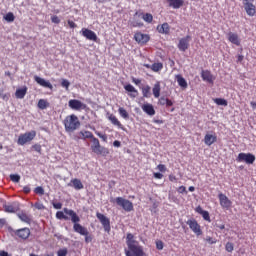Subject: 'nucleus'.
<instances>
[{
	"label": "nucleus",
	"mask_w": 256,
	"mask_h": 256,
	"mask_svg": "<svg viewBox=\"0 0 256 256\" xmlns=\"http://www.w3.org/2000/svg\"><path fill=\"white\" fill-rule=\"evenodd\" d=\"M176 80H177L178 85H179L182 89H187V80H185V78H183V76L177 75V76H176Z\"/></svg>",
	"instance_id": "27"
},
{
	"label": "nucleus",
	"mask_w": 256,
	"mask_h": 256,
	"mask_svg": "<svg viewBox=\"0 0 256 256\" xmlns=\"http://www.w3.org/2000/svg\"><path fill=\"white\" fill-rule=\"evenodd\" d=\"M142 19H144L146 23H153V15L151 13L144 14Z\"/></svg>",
	"instance_id": "39"
},
{
	"label": "nucleus",
	"mask_w": 256,
	"mask_h": 256,
	"mask_svg": "<svg viewBox=\"0 0 256 256\" xmlns=\"http://www.w3.org/2000/svg\"><path fill=\"white\" fill-rule=\"evenodd\" d=\"M4 211L6 213H17V211H19V206H17L16 204H11V205H4Z\"/></svg>",
	"instance_id": "24"
},
{
	"label": "nucleus",
	"mask_w": 256,
	"mask_h": 256,
	"mask_svg": "<svg viewBox=\"0 0 256 256\" xmlns=\"http://www.w3.org/2000/svg\"><path fill=\"white\" fill-rule=\"evenodd\" d=\"M93 133L90 131H80L74 136L75 141H79V139H93Z\"/></svg>",
	"instance_id": "17"
},
{
	"label": "nucleus",
	"mask_w": 256,
	"mask_h": 256,
	"mask_svg": "<svg viewBox=\"0 0 256 256\" xmlns=\"http://www.w3.org/2000/svg\"><path fill=\"white\" fill-rule=\"evenodd\" d=\"M109 120L111 121V123H112L113 125H116L117 127H123V126L121 125V122H119V120L117 119V117H115L114 115H110V116H109Z\"/></svg>",
	"instance_id": "37"
},
{
	"label": "nucleus",
	"mask_w": 256,
	"mask_h": 256,
	"mask_svg": "<svg viewBox=\"0 0 256 256\" xmlns=\"http://www.w3.org/2000/svg\"><path fill=\"white\" fill-rule=\"evenodd\" d=\"M10 179L13 181V183H19V181H21V176L18 174H11Z\"/></svg>",
	"instance_id": "41"
},
{
	"label": "nucleus",
	"mask_w": 256,
	"mask_h": 256,
	"mask_svg": "<svg viewBox=\"0 0 256 256\" xmlns=\"http://www.w3.org/2000/svg\"><path fill=\"white\" fill-rule=\"evenodd\" d=\"M53 207L54 209H61L63 207V204H61V202L53 203Z\"/></svg>",
	"instance_id": "54"
},
{
	"label": "nucleus",
	"mask_w": 256,
	"mask_h": 256,
	"mask_svg": "<svg viewBox=\"0 0 256 256\" xmlns=\"http://www.w3.org/2000/svg\"><path fill=\"white\" fill-rule=\"evenodd\" d=\"M6 223L7 220H5V218H0V227H4Z\"/></svg>",
	"instance_id": "59"
},
{
	"label": "nucleus",
	"mask_w": 256,
	"mask_h": 256,
	"mask_svg": "<svg viewBox=\"0 0 256 256\" xmlns=\"http://www.w3.org/2000/svg\"><path fill=\"white\" fill-rule=\"evenodd\" d=\"M34 207H35L36 209H38L39 211L45 209V206H44L43 204L39 203V202H36V203L34 204Z\"/></svg>",
	"instance_id": "48"
},
{
	"label": "nucleus",
	"mask_w": 256,
	"mask_h": 256,
	"mask_svg": "<svg viewBox=\"0 0 256 256\" xmlns=\"http://www.w3.org/2000/svg\"><path fill=\"white\" fill-rule=\"evenodd\" d=\"M159 105H167V98L161 97L158 101Z\"/></svg>",
	"instance_id": "50"
},
{
	"label": "nucleus",
	"mask_w": 256,
	"mask_h": 256,
	"mask_svg": "<svg viewBox=\"0 0 256 256\" xmlns=\"http://www.w3.org/2000/svg\"><path fill=\"white\" fill-rule=\"evenodd\" d=\"M15 95L17 99H24L25 95H27V87L17 89Z\"/></svg>",
	"instance_id": "26"
},
{
	"label": "nucleus",
	"mask_w": 256,
	"mask_h": 256,
	"mask_svg": "<svg viewBox=\"0 0 256 256\" xmlns=\"http://www.w3.org/2000/svg\"><path fill=\"white\" fill-rule=\"evenodd\" d=\"M4 19L8 23H13L15 21V15L13 14V12H9L4 16Z\"/></svg>",
	"instance_id": "35"
},
{
	"label": "nucleus",
	"mask_w": 256,
	"mask_h": 256,
	"mask_svg": "<svg viewBox=\"0 0 256 256\" xmlns=\"http://www.w3.org/2000/svg\"><path fill=\"white\" fill-rule=\"evenodd\" d=\"M237 161L247 163L248 165H253V163H255V155L251 153H240Z\"/></svg>",
	"instance_id": "9"
},
{
	"label": "nucleus",
	"mask_w": 256,
	"mask_h": 256,
	"mask_svg": "<svg viewBox=\"0 0 256 256\" xmlns=\"http://www.w3.org/2000/svg\"><path fill=\"white\" fill-rule=\"evenodd\" d=\"M191 36L187 35L184 38H181L178 43L179 51L185 52L189 49V43H191Z\"/></svg>",
	"instance_id": "12"
},
{
	"label": "nucleus",
	"mask_w": 256,
	"mask_h": 256,
	"mask_svg": "<svg viewBox=\"0 0 256 256\" xmlns=\"http://www.w3.org/2000/svg\"><path fill=\"white\" fill-rule=\"evenodd\" d=\"M118 111L123 119H129V113L127 112V110H125V108H119Z\"/></svg>",
	"instance_id": "40"
},
{
	"label": "nucleus",
	"mask_w": 256,
	"mask_h": 256,
	"mask_svg": "<svg viewBox=\"0 0 256 256\" xmlns=\"http://www.w3.org/2000/svg\"><path fill=\"white\" fill-rule=\"evenodd\" d=\"M56 217L58 219H64V221H69L70 219L69 216L65 215V209H63V211H58L56 213Z\"/></svg>",
	"instance_id": "33"
},
{
	"label": "nucleus",
	"mask_w": 256,
	"mask_h": 256,
	"mask_svg": "<svg viewBox=\"0 0 256 256\" xmlns=\"http://www.w3.org/2000/svg\"><path fill=\"white\" fill-rule=\"evenodd\" d=\"M114 147H121V142L116 140L113 142Z\"/></svg>",
	"instance_id": "64"
},
{
	"label": "nucleus",
	"mask_w": 256,
	"mask_h": 256,
	"mask_svg": "<svg viewBox=\"0 0 256 256\" xmlns=\"http://www.w3.org/2000/svg\"><path fill=\"white\" fill-rule=\"evenodd\" d=\"M186 224L190 227V229L199 237V235H203V231H201V226L196 222L195 219L188 220Z\"/></svg>",
	"instance_id": "10"
},
{
	"label": "nucleus",
	"mask_w": 256,
	"mask_h": 256,
	"mask_svg": "<svg viewBox=\"0 0 256 256\" xmlns=\"http://www.w3.org/2000/svg\"><path fill=\"white\" fill-rule=\"evenodd\" d=\"M152 91L154 97H156V99L159 98V96L161 95V85L159 83H156Z\"/></svg>",
	"instance_id": "30"
},
{
	"label": "nucleus",
	"mask_w": 256,
	"mask_h": 256,
	"mask_svg": "<svg viewBox=\"0 0 256 256\" xmlns=\"http://www.w3.org/2000/svg\"><path fill=\"white\" fill-rule=\"evenodd\" d=\"M244 9H245L247 15H249V17H253V15H255V13H256L255 5H253V3L246 2L244 4Z\"/></svg>",
	"instance_id": "19"
},
{
	"label": "nucleus",
	"mask_w": 256,
	"mask_h": 256,
	"mask_svg": "<svg viewBox=\"0 0 256 256\" xmlns=\"http://www.w3.org/2000/svg\"><path fill=\"white\" fill-rule=\"evenodd\" d=\"M23 191L24 193H31V188L29 186H24Z\"/></svg>",
	"instance_id": "61"
},
{
	"label": "nucleus",
	"mask_w": 256,
	"mask_h": 256,
	"mask_svg": "<svg viewBox=\"0 0 256 256\" xmlns=\"http://www.w3.org/2000/svg\"><path fill=\"white\" fill-rule=\"evenodd\" d=\"M161 69H163V64H161V63H157V64L152 65V70L153 71H161Z\"/></svg>",
	"instance_id": "44"
},
{
	"label": "nucleus",
	"mask_w": 256,
	"mask_h": 256,
	"mask_svg": "<svg viewBox=\"0 0 256 256\" xmlns=\"http://www.w3.org/2000/svg\"><path fill=\"white\" fill-rule=\"evenodd\" d=\"M85 236V242L86 243H91L93 241V237L91 235H84Z\"/></svg>",
	"instance_id": "52"
},
{
	"label": "nucleus",
	"mask_w": 256,
	"mask_h": 256,
	"mask_svg": "<svg viewBox=\"0 0 256 256\" xmlns=\"http://www.w3.org/2000/svg\"><path fill=\"white\" fill-rule=\"evenodd\" d=\"M201 77L203 81H206L207 83L213 84V81H215V76H213L209 70H202Z\"/></svg>",
	"instance_id": "16"
},
{
	"label": "nucleus",
	"mask_w": 256,
	"mask_h": 256,
	"mask_svg": "<svg viewBox=\"0 0 256 256\" xmlns=\"http://www.w3.org/2000/svg\"><path fill=\"white\" fill-rule=\"evenodd\" d=\"M19 219L23 221V223H31V217H29L26 213H18Z\"/></svg>",
	"instance_id": "31"
},
{
	"label": "nucleus",
	"mask_w": 256,
	"mask_h": 256,
	"mask_svg": "<svg viewBox=\"0 0 256 256\" xmlns=\"http://www.w3.org/2000/svg\"><path fill=\"white\" fill-rule=\"evenodd\" d=\"M142 110L147 115H150V117H153V115H155V108L153 107V104H144L142 106Z\"/></svg>",
	"instance_id": "21"
},
{
	"label": "nucleus",
	"mask_w": 256,
	"mask_h": 256,
	"mask_svg": "<svg viewBox=\"0 0 256 256\" xmlns=\"http://www.w3.org/2000/svg\"><path fill=\"white\" fill-rule=\"evenodd\" d=\"M215 141H217V136L213 134H206L204 137L205 145L211 146L213 143H215Z\"/></svg>",
	"instance_id": "23"
},
{
	"label": "nucleus",
	"mask_w": 256,
	"mask_h": 256,
	"mask_svg": "<svg viewBox=\"0 0 256 256\" xmlns=\"http://www.w3.org/2000/svg\"><path fill=\"white\" fill-rule=\"evenodd\" d=\"M51 21L56 25H59V23H61V19H59L57 16H52Z\"/></svg>",
	"instance_id": "49"
},
{
	"label": "nucleus",
	"mask_w": 256,
	"mask_h": 256,
	"mask_svg": "<svg viewBox=\"0 0 256 256\" xmlns=\"http://www.w3.org/2000/svg\"><path fill=\"white\" fill-rule=\"evenodd\" d=\"M49 107V104H48V102H47V100H45V99H40L39 101H38V109H47Z\"/></svg>",
	"instance_id": "32"
},
{
	"label": "nucleus",
	"mask_w": 256,
	"mask_h": 256,
	"mask_svg": "<svg viewBox=\"0 0 256 256\" xmlns=\"http://www.w3.org/2000/svg\"><path fill=\"white\" fill-rule=\"evenodd\" d=\"M64 213L65 215H68L69 217H71V221L72 223H74L73 229L75 233H79L80 235H89V230H87V228L79 224V221H81V218L77 216V213H75V211L69 208H64Z\"/></svg>",
	"instance_id": "1"
},
{
	"label": "nucleus",
	"mask_w": 256,
	"mask_h": 256,
	"mask_svg": "<svg viewBox=\"0 0 256 256\" xmlns=\"http://www.w3.org/2000/svg\"><path fill=\"white\" fill-rule=\"evenodd\" d=\"M134 39L135 41H137V43H141L142 45H145V43H148L150 38H149V35L138 32L134 35Z\"/></svg>",
	"instance_id": "15"
},
{
	"label": "nucleus",
	"mask_w": 256,
	"mask_h": 256,
	"mask_svg": "<svg viewBox=\"0 0 256 256\" xmlns=\"http://www.w3.org/2000/svg\"><path fill=\"white\" fill-rule=\"evenodd\" d=\"M233 249H234L233 243L227 242L226 243V251H228V253H232Z\"/></svg>",
	"instance_id": "45"
},
{
	"label": "nucleus",
	"mask_w": 256,
	"mask_h": 256,
	"mask_svg": "<svg viewBox=\"0 0 256 256\" xmlns=\"http://www.w3.org/2000/svg\"><path fill=\"white\" fill-rule=\"evenodd\" d=\"M96 217L104 227V231H106V233H109V231H111V221L109 220V218L99 212L96 213Z\"/></svg>",
	"instance_id": "8"
},
{
	"label": "nucleus",
	"mask_w": 256,
	"mask_h": 256,
	"mask_svg": "<svg viewBox=\"0 0 256 256\" xmlns=\"http://www.w3.org/2000/svg\"><path fill=\"white\" fill-rule=\"evenodd\" d=\"M34 150L37 151V153H41V145L39 144H35L32 146Z\"/></svg>",
	"instance_id": "53"
},
{
	"label": "nucleus",
	"mask_w": 256,
	"mask_h": 256,
	"mask_svg": "<svg viewBox=\"0 0 256 256\" xmlns=\"http://www.w3.org/2000/svg\"><path fill=\"white\" fill-rule=\"evenodd\" d=\"M61 85L62 87H65V89H69V85H71V83L68 82V80L63 79Z\"/></svg>",
	"instance_id": "47"
},
{
	"label": "nucleus",
	"mask_w": 256,
	"mask_h": 256,
	"mask_svg": "<svg viewBox=\"0 0 256 256\" xmlns=\"http://www.w3.org/2000/svg\"><path fill=\"white\" fill-rule=\"evenodd\" d=\"M228 39L230 43H233L234 45H239V36L237 34L230 32L228 34Z\"/></svg>",
	"instance_id": "28"
},
{
	"label": "nucleus",
	"mask_w": 256,
	"mask_h": 256,
	"mask_svg": "<svg viewBox=\"0 0 256 256\" xmlns=\"http://www.w3.org/2000/svg\"><path fill=\"white\" fill-rule=\"evenodd\" d=\"M200 215H202V217H203V219H204L205 221H209L210 216H209V212H208V211L201 210Z\"/></svg>",
	"instance_id": "43"
},
{
	"label": "nucleus",
	"mask_w": 256,
	"mask_h": 256,
	"mask_svg": "<svg viewBox=\"0 0 256 256\" xmlns=\"http://www.w3.org/2000/svg\"><path fill=\"white\" fill-rule=\"evenodd\" d=\"M68 105L70 109H73L74 111H81V109H87V104H83V102L72 99L68 102Z\"/></svg>",
	"instance_id": "11"
},
{
	"label": "nucleus",
	"mask_w": 256,
	"mask_h": 256,
	"mask_svg": "<svg viewBox=\"0 0 256 256\" xmlns=\"http://www.w3.org/2000/svg\"><path fill=\"white\" fill-rule=\"evenodd\" d=\"M154 177H155V179H163V174L156 172V173H154Z\"/></svg>",
	"instance_id": "58"
},
{
	"label": "nucleus",
	"mask_w": 256,
	"mask_h": 256,
	"mask_svg": "<svg viewBox=\"0 0 256 256\" xmlns=\"http://www.w3.org/2000/svg\"><path fill=\"white\" fill-rule=\"evenodd\" d=\"M34 193L37 195H45V189H43L41 186H38L34 189Z\"/></svg>",
	"instance_id": "42"
},
{
	"label": "nucleus",
	"mask_w": 256,
	"mask_h": 256,
	"mask_svg": "<svg viewBox=\"0 0 256 256\" xmlns=\"http://www.w3.org/2000/svg\"><path fill=\"white\" fill-rule=\"evenodd\" d=\"M36 135L37 132L35 130L21 134L18 138V145H25L26 143H30V141L35 139Z\"/></svg>",
	"instance_id": "5"
},
{
	"label": "nucleus",
	"mask_w": 256,
	"mask_h": 256,
	"mask_svg": "<svg viewBox=\"0 0 256 256\" xmlns=\"http://www.w3.org/2000/svg\"><path fill=\"white\" fill-rule=\"evenodd\" d=\"M116 203L119 205V207H122L124 211H133V202L123 198V197H117Z\"/></svg>",
	"instance_id": "7"
},
{
	"label": "nucleus",
	"mask_w": 256,
	"mask_h": 256,
	"mask_svg": "<svg viewBox=\"0 0 256 256\" xmlns=\"http://www.w3.org/2000/svg\"><path fill=\"white\" fill-rule=\"evenodd\" d=\"M57 255L58 256H67V248L58 250Z\"/></svg>",
	"instance_id": "46"
},
{
	"label": "nucleus",
	"mask_w": 256,
	"mask_h": 256,
	"mask_svg": "<svg viewBox=\"0 0 256 256\" xmlns=\"http://www.w3.org/2000/svg\"><path fill=\"white\" fill-rule=\"evenodd\" d=\"M214 103H216V105H222L223 107H227V100L223 98L214 99Z\"/></svg>",
	"instance_id": "38"
},
{
	"label": "nucleus",
	"mask_w": 256,
	"mask_h": 256,
	"mask_svg": "<svg viewBox=\"0 0 256 256\" xmlns=\"http://www.w3.org/2000/svg\"><path fill=\"white\" fill-rule=\"evenodd\" d=\"M0 256H11V254H9V252L2 250L0 251Z\"/></svg>",
	"instance_id": "60"
},
{
	"label": "nucleus",
	"mask_w": 256,
	"mask_h": 256,
	"mask_svg": "<svg viewBox=\"0 0 256 256\" xmlns=\"http://www.w3.org/2000/svg\"><path fill=\"white\" fill-rule=\"evenodd\" d=\"M34 81L38 83V85H41V87H46V89H53V84L51 82L39 77V76H34Z\"/></svg>",
	"instance_id": "18"
},
{
	"label": "nucleus",
	"mask_w": 256,
	"mask_h": 256,
	"mask_svg": "<svg viewBox=\"0 0 256 256\" xmlns=\"http://www.w3.org/2000/svg\"><path fill=\"white\" fill-rule=\"evenodd\" d=\"M157 168L163 173V172H165L166 171V167H165V165H163V164H159L158 166H157Z\"/></svg>",
	"instance_id": "57"
},
{
	"label": "nucleus",
	"mask_w": 256,
	"mask_h": 256,
	"mask_svg": "<svg viewBox=\"0 0 256 256\" xmlns=\"http://www.w3.org/2000/svg\"><path fill=\"white\" fill-rule=\"evenodd\" d=\"M64 127L67 133H73V131H77L81 127V122L75 114H72L65 118Z\"/></svg>",
	"instance_id": "2"
},
{
	"label": "nucleus",
	"mask_w": 256,
	"mask_h": 256,
	"mask_svg": "<svg viewBox=\"0 0 256 256\" xmlns=\"http://www.w3.org/2000/svg\"><path fill=\"white\" fill-rule=\"evenodd\" d=\"M218 197L220 205L221 207H223V209H229V207H231V200H229V198L225 194L220 193Z\"/></svg>",
	"instance_id": "14"
},
{
	"label": "nucleus",
	"mask_w": 256,
	"mask_h": 256,
	"mask_svg": "<svg viewBox=\"0 0 256 256\" xmlns=\"http://www.w3.org/2000/svg\"><path fill=\"white\" fill-rule=\"evenodd\" d=\"M81 34L83 37H86L89 41H97V34H95L93 30L82 28Z\"/></svg>",
	"instance_id": "13"
},
{
	"label": "nucleus",
	"mask_w": 256,
	"mask_h": 256,
	"mask_svg": "<svg viewBox=\"0 0 256 256\" xmlns=\"http://www.w3.org/2000/svg\"><path fill=\"white\" fill-rule=\"evenodd\" d=\"M206 241H207V243H210V245H213V243H215V241L213 240L212 237H207Z\"/></svg>",
	"instance_id": "62"
},
{
	"label": "nucleus",
	"mask_w": 256,
	"mask_h": 256,
	"mask_svg": "<svg viewBox=\"0 0 256 256\" xmlns=\"http://www.w3.org/2000/svg\"><path fill=\"white\" fill-rule=\"evenodd\" d=\"M129 250H126V256H144L145 252H143V247L139 245V242L134 244L129 243Z\"/></svg>",
	"instance_id": "4"
},
{
	"label": "nucleus",
	"mask_w": 256,
	"mask_h": 256,
	"mask_svg": "<svg viewBox=\"0 0 256 256\" xmlns=\"http://www.w3.org/2000/svg\"><path fill=\"white\" fill-rule=\"evenodd\" d=\"M156 248L161 251L163 249V242L162 241H158L156 242Z\"/></svg>",
	"instance_id": "51"
},
{
	"label": "nucleus",
	"mask_w": 256,
	"mask_h": 256,
	"mask_svg": "<svg viewBox=\"0 0 256 256\" xmlns=\"http://www.w3.org/2000/svg\"><path fill=\"white\" fill-rule=\"evenodd\" d=\"M157 31H159L160 33H162L164 35H169V31H171V29L169 28L168 23H163L161 26L157 27Z\"/></svg>",
	"instance_id": "25"
},
{
	"label": "nucleus",
	"mask_w": 256,
	"mask_h": 256,
	"mask_svg": "<svg viewBox=\"0 0 256 256\" xmlns=\"http://www.w3.org/2000/svg\"><path fill=\"white\" fill-rule=\"evenodd\" d=\"M68 25L71 29H75V27H77V24H75V22L68 20Z\"/></svg>",
	"instance_id": "55"
},
{
	"label": "nucleus",
	"mask_w": 256,
	"mask_h": 256,
	"mask_svg": "<svg viewBox=\"0 0 256 256\" xmlns=\"http://www.w3.org/2000/svg\"><path fill=\"white\" fill-rule=\"evenodd\" d=\"M125 91H128L129 96L132 97V99H135V97H137V95H139V92L137 91V89H135V87H133V85L131 84H127L126 86H124Z\"/></svg>",
	"instance_id": "20"
},
{
	"label": "nucleus",
	"mask_w": 256,
	"mask_h": 256,
	"mask_svg": "<svg viewBox=\"0 0 256 256\" xmlns=\"http://www.w3.org/2000/svg\"><path fill=\"white\" fill-rule=\"evenodd\" d=\"M9 233H15L17 237L20 239H29V235H31V230L29 228H22L18 230H13L11 227H8Z\"/></svg>",
	"instance_id": "6"
},
{
	"label": "nucleus",
	"mask_w": 256,
	"mask_h": 256,
	"mask_svg": "<svg viewBox=\"0 0 256 256\" xmlns=\"http://www.w3.org/2000/svg\"><path fill=\"white\" fill-rule=\"evenodd\" d=\"M91 150L96 155H103V157H107V155H109V149L102 147L99 143V139L95 137L92 138Z\"/></svg>",
	"instance_id": "3"
},
{
	"label": "nucleus",
	"mask_w": 256,
	"mask_h": 256,
	"mask_svg": "<svg viewBox=\"0 0 256 256\" xmlns=\"http://www.w3.org/2000/svg\"><path fill=\"white\" fill-rule=\"evenodd\" d=\"M72 184H73L74 189H76L77 191L83 189V187H84L81 180H79L77 178L72 180Z\"/></svg>",
	"instance_id": "29"
},
{
	"label": "nucleus",
	"mask_w": 256,
	"mask_h": 256,
	"mask_svg": "<svg viewBox=\"0 0 256 256\" xmlns=\"http://www.w3.org/2000/svg\"><path fill=\"white\" fill-rule=\"evenodd\" d=\"M178 193H187V189L185 188V186H180L178 188Z\"/></svg>",
	"instance_id": "56"
},
{
	"label": "nucleus",
	"mask_w": 256,
	"mask_h": 256,
	"mask_svg": "<svg viewBox=\"0 0 256 256\" xmlns=\"http://www.w3.org/2000/svg\"><path fill=\"white\" fill-rule=\"evenodd\" d=\"M169 3V7L173 9H181L185 3L183 0H166Z\"/></svg>",
	"instance_id": "22"
},
{
	"label": "nucleus",
	"mask_w": 256,
	"mask_h": 256,
	"mask_svg": "<svg viewBox=\"0 0 256 256\" xmlns=\"http://www.w3.org/2000/svg\"><path fill=\"white\" fill-rule=\"evenodd\" d=\"M142 93H143V97H146V98L151 97V87L146 86V87L142 88Z\"/></svg>",
	"instance_id": "36"
},
{
	"label": "nucleus",
	"mask_w": 256,
	"mask_h": 256,
	"mask_svg": "<svg viewBox=\"0 0 256 256\" xmlns=\"http://www.w3.org/2000/svg\"><path fill=\"white\" fill-rule=\"evenodd\" d=\"M129 243H131V245L137 243V241L134 239L133 234H131V233H128L126 236V244L128 247H129Z\"/></svg>",
	"instance_id": "34"
},
{
	"label": "nucleus",
	"mask_w": 256,
	"mask_h": 256,
	"mask_svg": "<svg viewBox=\"0 0 256 256\" xmlns=\"http://www.w3.org/2000/svg\"><path fill=\"white\" fill-rule=\"evenodd\" d=\"M98 137H100V139H103V141H107V135L98 133Z\"/></svg>",
	"instance_id": "63"
}]
</instances>
